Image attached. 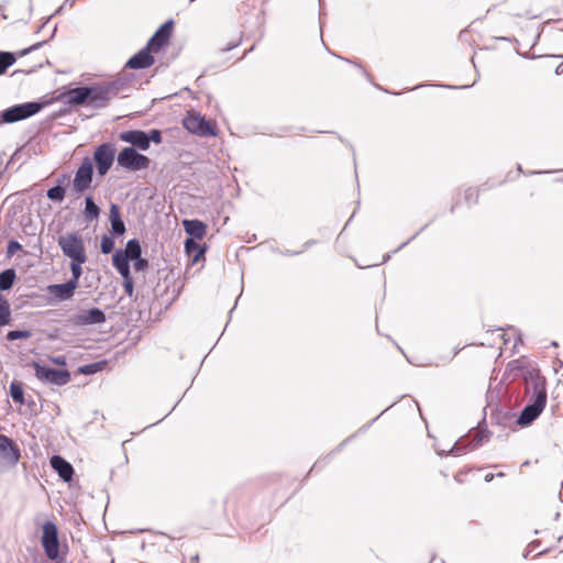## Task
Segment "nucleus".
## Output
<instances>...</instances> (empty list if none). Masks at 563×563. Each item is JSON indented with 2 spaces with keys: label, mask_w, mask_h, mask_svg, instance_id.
I'll use <instances>...</instances> for the list:
<instances>
[{
  "label": "nucleus",
  "mask_w": 563,
  "mask_h": 563,
  "mask_svg": "<svg viewBox=\"0 0 563 563\" xmlns=\"http://www.w3.org/2000/svg\"><path fill=\"white\" fill-rule=\"evenodd\" d=\"M93 165L90 158H85L78 167L73 181L74 190L78 194L89 188L92 181Z\"/></svg>",
  "instance_id": "obj_11"
},
{
  "label": "nucleus",
  "mask_w": 563,
  "mask_h": 563,
  "mask_svg": "<svg viewBox=\"0 0 563 563\" xmlns=\"http://www.w3.org/2000/svg\"><path fill=\"white\" fill-rule=\"evenodd\" d=\"M99 207L93 202L92 198H86L85 216L88 219H95L99 216Z\"/></svg>",
  "instance_id": "obj_28"
},
{
  "label": "nucleus",
  "mask_w": 563,
  "mask_h": 563,
  "mask_svg": "<svg viewBox=\"0 0 563 563\" xmlns=\"http://www.w3.org/2000/svg\"><path fill=\"white\" fill-rule=\"evenodd\" d=\"M88 90L90 91L88 104L95 108L106 107L115 95V89L110 84L88 87Z\"/></svg>",
  "instance_id": "obj_10"
},
{
  "label": "nucleus",
  "mask_w": 563,
  "mask_h": 563,
  "mask_svg": "<svg viewBox=\"0 0 563 563\" xmlns=\"http://www.w3.org/2000/svg\"><path fill=\"white\" fill-rule=\"evenodd\" d=\"M465 201L470 205H476L479 201V189L476 187H471L465 190L464 194Z\"/></svg>",
  "instance_id": "obj_31"
},
{
  "label": "nucleus",
  "mask_w": 563,
  "mask_h": 563,
  "mask_svg": "<svg viewBox=\"0 0 563 563\" xmlns=\"http://www.w3.org/2000/svg\"><path fill=\"white\" fill-rule=\"evenodd\" d=\"M100 247H101V252L103 254L111 253L112 250L114 249V241H113V239L108 236V235L102 236Z\"/></svg>",
  "instance_id": "obj_33"
},
{
  "label": "nucleus",
  "mask_w": 563,
  "mask_h": 563,
  "mask_svg": "<svg viewBox=\"0 0 563 563\" xmlns=\"http://www.w3.org/2000/svg\"><path fill=\"white\" fill-rule=\"evenodd\" d=\"M539 537L530 541L528 544L527 555L532 554V558L556 551L558 529H544L536 532Z\"/></svg>",
  "instance_id": "obj_3"
},
{
  "label": "nucleus",
  "mask_w": 563,
  "mask_h": 563,
  "mask_svg": "<svg viewBox=\"0 0 563 563\" xmlns=\"http://www.w3.org/2000/svg\"><path fill=\"white\" fill-rule=\"evenodd\" d=\"M15 279V272L12 268L5 269L0 273V289L8 290L12 287Z\"/></svg>",
  "instance_id": "obj_26"
},
{
  "label": "nucleus",
  "mask_w": 563,
  "mask_h": 563,
  "mask_svg": "<svg viewBox=\"0 0 563 563\" xmlns=\"http://www.w3.org/2000/svg\"><path fill=\"white\" fill-rule=\"evenodd\" d=\"M129 258L123 251L119 250L113 254V266L118 269L122 277H126L130 273Z\"/></svg>",
  "instance_id": "obj_22"
},
{
  "label": "nucleus",
  "mask_w": 563,
  "mask_h": 563,
  "mask_svg": "<svg viewBox=\"0 0 563 563\" xmlns=\"http://www.w3.org/2000/svg\"><path fill=\"white\" fill-rule=\"evenodd\" d=\"M29 336H30V333L27 331H19V330L10 331L7 335V338L11 341L18 340V339H25Z\"/></svg>",
  "instance_id": "obj_35"
},
{
  "label": "nucleus",
  "mask_w": 563,
  "mask_h": 563,
  "mask_svg": "<svg viewBox=\"0 0 563 563\" xmlns=\"http://www.w3.org/2000/svg\"><path fill=\"white\" fill-rule=\"evenodd\" d=\"M133 261H135L133 267L136 272L144 271L148 265L147 260L141 258V256L139 258H134Z\"/></svg>",
  "instance_id": "obj_38"
},
{
  "label": "nucleus",
  "mask_w": 563,
  "mask_h": 563,
  "mask_svg": "<svg viewBox=\"0 0 563 563\" xmlns=\"http://www.w3.org/2000/svg\"><path fill=\"white\" fill-rule=\"evenodd\" d=\"M86 263V261L80 260H71L70 262V271H71V278L68 280L70 283L75 282V285L78 287L79 278L82 275V268L81 265Z\"/></svg>",
  "instance_id": "obj_27"
},
{
  "label": "nucleus",
  "mask_w": 563,
  "mask_h": 563,
  "mask_svg": "<svg viewBox=\"0 0 563 563\" xmlns=\"http://www.w3.org/2000/svg\"><path fill=\"white\" fill-rule=\"evenodd\" d=\"M254 8H255L254 3L243 2L239 7V11L243 12L244 14H249L253 11Z\"/></svg>",
  "instance_id": "obj_40"
},
{
  "label": "nucleus",
  "mask_w": 563,
  "mask_h": 563,
  "mask_svg": "<svg viewBox=\"0 0 563 563\" xmlns=\"http://www.w3.org/2000/svg\"><path fill=\"white\" fill-rule=\"evenodd\" d=\"M142 250L140 242L135 239L130 240L126 243L125 250L123 251V254L126 255L129 260L139 258L141 256Z\"/></svg>",
  "instance_id": "obj_25"
},
{
  "label": "nucleus",
  "mask_w": 563,
  "mask_h": 563,
  "mask_svg": "<svg viewBox=\"0 0 563 563\" xmlns=\"http://www.w3.org/2000/svg\"><path fill=\"white\" fill-rule=\"evenodd\" d=\"M42 530H43V534H42L41 542H42L44 552L49 560H56L58 558V552H59L57 527L54 522L46 521L43 525Z\"/></svg>",
  "instance_id": "obj_6"
},
{
  "label": "nucleus",
  "mask_w": 563,
  "mask_h": 563,
  "mask_svg": "<svg viewBox=\"0 0 563 563\" xmlns=\"http://www.w3.org/2000/svg\"><path fill=\"white\" fill-rule=\"evenodd\" d=\"M147 137H148V143L154 142L155 144H161L162 143V133L159 130H151L150 133L147 134Z\"/></svg>",
  "instance_id": "obj_36"
},
{
  "label": "nucleus",
  "mask_w": 563,
  "mask_h": 563,
  "mask_svg": "<svg viewBox=\"0 0 563 563\" xmlns=\"http://www.w3.org/2000/svg\"><path fill=\"white\" fill-rule=\"evenodd\" d=\"M556 551L563 552V534L558 531V538H556Z\"/></svg>",
  "instance_id": "obj_41"
},
{
  "label": "nucleus",
  "mask_w": 563,
  "mask_h": 563,
  "mask_svg": "<svg viewBox=\"0 0 563 563\" xmlns=\"http://www.w3.org/2000/svg\"><path fill=\"white\" fill-rule=\"evenodd\" d=\"M530 375V386L532 388L531 404L527 405L519 416L518 423L520 426L530 424L540 416L547 405L548 395L544 377H542L539 372L531 373Z\"/></svg>",
  "instance_id": "obj_1"
},
{
  "label": "nucleus",
  "mask_w": 563,
  "mask_h": 563,
  "mask_svg": "<svg viewBox=\"0 0 563 563\" xmlns=\"http://www.w3.org/2000/svg\"><path fill=\"white\" fill-rule=\"evenodd\" d=\"M104 321L106 314L98 308L82 311L71 318V323L78 327L103 323Z\"/></svg>",
  "instance_id": "obj_14"
},
{
  "label": "nucleus",
  "mask_w": 563,
  "mask_h": 563,
  "mask_svg": "<svg viewBox=\"0 0 563 563\" xmlns=\"http://www.w3.org/2000/svg\"><path fill=\"white\" fill-rule=\"evenodd\" d=\"M56 364H65L64 357H56L53 360Z\"/></svg>",
  "instance_id": "obj_45"
},
{
  "label": "nucleus",
  "mask_w": 563,
  "mask_h": 563,
  "mask_svg": "<svg viewBox=\"0 0 563 563\" xmlns=\"http://www.w3.org/2000/svg\"><path fill=\"white\" fill-rule=\"evenodd\" d=\"M117 161L119 166L131 172L146 169L151 164V159L147 156L137 153L132 146L124 147L119 153Z\"/></svg>",
  "instance_id": "obj_5"
},
{
  "label": "nucleus",
  "mask_w": 563,
  "mask_h": 563,
  "mask_svg": "<svg viewBox=\"0 0 563 563\" xmlns=\"http://www.w3.org/2000/svg\"><path fill=\"white\" fill-rule=\"evenodd\" d=\"M66 190L62 186H55L47 190V197L54 201H63L65 198Z\"/></svg>",
  "instance_id": "obj_30"
},
{
  "label": "nucleus",
  "mask_w": 563,
  "mask_h": 563,
  "mask_svg": "<svg viewBox=\"0 0 563 563\" xmlns=\"http://www.w3.org/2000/svg\"><path fill=\"white\" fill-rule=\"evenodd\" d=\"M173 26V21H167L163 25H161V27L147 42V49H150L154 54L158 53L164 46H166L172 36Z\"/></svg>",
  "instance_id": "obj_12"
},
{
  "label": "nucleus",
  "mask_w": 563,
  "mask_h": 563,
  "mask_svg": "<svg viewBox=\"0 0 563 563\" xmlns=\"http://www.w3.org/2000/svg\"><path fill=\"white\" fill-rule=\"evenodd\" d=\"M525 358H519V360H515L512 362L509 363V368L510 371H519V369H522L525 367Z\"/></svg>",
  "instance_id": "obj_39"
},
{
  "label": "nucleus",
  "mask_w": 563,
  "mask_h": 563,
  "mask_svg": "<svg viewBox=\"0 0 563 563\" xmlns=\"http://www.w3.org/2000/svg\"><path fill=\"white\" fill-rule=\"evenodd\" d=\"M190 563H199L198 555L190 558Z\"/></svg>",
  "instance_id": "obj_46"
},
{
  "label": "nucleus",
  "mask_w": 563,
  "mask_h": 563,
  "mask_svg": "<svg viewBox=\"0 0 563 563\" xmlns=\"http://www.w3.org/2000/svg\"><path fill=\"white\" fill-rule=\"evenodd\" d=\"M51 466L58 473L59 477L65 482H70L74 475V468L70 463L59 455L51 457Z\"/></svg>",
  "instance_id": "obj_18"
},
{
  "label": "nucleus",
  "mask_w": 563,
  "mask_h": 563,
  "mask_svg": "<svg viewBox=\"0 0 563 563\" xmlns=\"http://www.w3.org/2000/svg\"><path fill=\"white\" fill-rule=\"evenodd\" d=\"M494 475L493 474H486L485 475V481L486 482H490L493 479Z\"/></svg>",
  "instance_id": "obj_47"
},
{
  "label": "nucleus",
  "mask_w": 563,
  "mask_h": 563,
  "mask_svg": "<svg viewBox=\"0 0 563 563\" xmlns=\"http://www.w3.org/2000/svg\"><path fill=\"white\" fill-rule=\"evenodd\" d=\"M183 225L186 233L194 239L201 240L207 233V225L200 220H185Z\"/></svg>",
  "instance_id": "obj_20"
},
{
  "label": "nucleus",
  "mask_w": 563,
  "mask_h": 563,
  "mask_svg": "<svg viewBox=\"0 0 563 563\" xmlns=\"http://www.w3.org/2000/svg\"><path fill=\"white\" fill-rule=\"evenodd\" d=\"M21 245L15 242V241H11L10 244H9V250L12 251L13 249H20Z\"/></svg>",
  "instance_id": "obj_42"
},
{
  "label": "nucleus",
  "mask_w": 563,
  "mask_h": 563,
  "mask_svg": "<svg viewBox=\"0 0 563 563\" xmlns=\"http://www.w3.org/2000/svg\"><path fill=\"white\" fill-rule=\"evenodd\" d=\"M185 250L188 256L191 258V262L195 264L199 262L205 256L206 247L201 246L194 239H187L185 242Z\"/></svg>",
  "instance_id": "obj_21"
},
{
  "label": "nucleus",
  "mask_w": 563,
  "mask_h": 563,
  "mask_svg": "<svg viewBox=\"0 0 563 563\" xmlns=\"http://www.w3.org/2000/svg\"><path fill=\"white\" fill-rule=\"evenodd\" d=\"M0 455L11 466L15 465L21 457L19 446L4 434H0Z\"/></svg>",
  "instance_id": "obj_13"
},
{
  "label": "nucleus",
  "mask_w": 563,
  "mask_h": 563,
  "mask_svg": "<svg viewBox=\"0 0 563 563\" xmlns=\"http://www.w3.org/2000/svg\"><path fill=\"white\" fill-rule=\"evenodd\" d=\"M115 148L110 143L99 145L93 153V161L97 166L98 174L104 176L114 162Z\"/></svg>",
  "instance_id": "obj_9"
},
{
  "label": "nucleus",
  "mask_w": 563,
  "mask_h": 563,
  "mask_svg": "<svg viewBox=\"0 0 563 563\" xmlns=\"http://www.w3.org/2000/svg\"><path fill=\"white\" fill-rule=\"evenodd\" d=\"M184 128L191 134L198 136H217L218 128L214 121L206 120L203 115L195 110L187 111L183 119Z\"/></svg>",
  "instance_id": "obj_2"
},
{
  "label": "nucleus",
  "mask_w": 563,
  "mask_h": 563,
  "mask_svg": "<svg viewBox=\"0 0 563 563\" xmlns=\"http://www.w3.org/2000/svg\"><path fill=\"white\" fill-rule=\"evenodd\" d=\"M77 286L74 283L66 282L65 284H54L47 287V291L49 295L54 296L58 300H68L70 299Z\"/></svg>",
  "instance_id": "obj_17"
},
{
  "label": "nucleus",
  "mask_w": 563,
  "mask_h": 563,
  "mask_svg": "<svg viewBox=\"0 0 563 563\" xmlns=\"http://www.w3.org/2000/svg\"><path fill=\"white\" fill-rule=\"evenodd\" d=\"M10 395L15 402L23 404V389L19 384L12 383L10 386Z\"/></svg>",
  "instance_id": "obj_32"
},
{
  "label": "nucleus",
  "mask_w": 563,
  "mask_h": 563,
  "mask_svg": "<svg viewBox=\"0 0 563 563\" xmlns=\"http://www.w3.org/2000/svg\"><path fill=\"white\" fill-rule=\"evenodd\" d=\"M154 62L155 59L153 57V53L145 46L139 53L132 56L125 66L131 69H144L151 67Z\"/></svg>",
  "instance_id": "obj_16"
},
{
  "label": "nucleus",
  "mask_w": 563,
  "mask_h": 563,
  "mask_svg": "<svg viewBox=\"0 0 563 563\" xmlns=\"http://www.w3.org/2000/svg\"><path fill=\"white\" fill-rule=\"evenodd\" d=\"M33 367L35 369V376L42 382L59 386L70 382V373L67 369L51 368L37 362H33Z\"/></svg>",
  "instance_id": "obj_7"
},
{
  "label": "nucleus",
  "mask_w": 563,
  "mask_h": 563,
  "mask_svg": "<svg viewBox=\"0 0 563 563\" xmlns=\"http://www.w3.org/2000/svg\"><path fill=\"white\" fill-rule=\"evenodd\" d=\"M11 321V309L7 298L0 294V327L9 324Z\"/></svg>",
  "instance_id": "obj_24"
},
{
  "label": "nucleus",
  "mask_w": 563,
  "mask_h": 563,
  "mask_svg": "<svg viewBox=\"0 0 563 563\" xmlns=\"http://www.w3.org/2000/svg\"><path fill=\"white\" fill-rule=\"evenodd\" d=\"M42 108L38 102H26L23 104L13 106L2 112V122L13 123L24 120L37 113Z\"/></svg>",
  "instance_id": "obj_8"
},
{
  "label": "nucleus",
  "mask_w": 563,
  "mask_h": 563,
  "mask_svg": "<svg viewBox=\"0 0 563 563\" xmlns=\"http://www.w3.org/2000/svg\"><path fill=\"white\" fill-rule=\"evenodd\" d=\"M555 71L558 75H563V62L556 66Z\"/></svg>",
  "instance_id": "obj_44"
},
{
  "label": "nucleus",
  "mask_w": 563,
  "mask_h": 563,
  "mask_svg": "<svg viewBox=\"0 0 563 563\" xmlns=\"http://www.w3.org/2000/svg\"><path fill=\"white\" fill-rule=\"evenodd\" d=\"M63 253L70 260L87 261L82 238L77 232L60 235L57 241Z\"/></svg>",
  "instance_id": "obj_4"
},
{
  "label": "nucleus",
  "mask_w": 563,
  "mask_h": 563,
  "mask_svg": "<svg viewBox=\"0 0 563 563\" xmlns=\"http://www.w3.org/2000/svg\"><path fill=\"white\" fill-rule=\"evenodd\" d=\"M110 221L114 233L123 234L125 232V225L120 218L119 208L115 205H112L110 208Z\"/></svg>",
  "instance_id": "obj_23"
},
{
  "label": "nucleus",
  "mask_w": 563,
  "mask_h": 563,
  "mask_svg": "<svg viewBox=\"0 0 563 563\" xmlns=\"http://www.w3.org/2000/svg\"><path fill=\"white\" fill-rule=\"evenodd\" d=\"M100 368V365L98 363L95 364H88L82 367H80V373L90 375L96 373Z\"/></svg>",
  "instance_id": "obj_37"
},
{
  "label": "nucleus",
  "mask_w": 563,
  "mask_h": 563,
  "mask_svg": "<svg viewBox=\"0 0 563 563\" xmlns=\"http://www.w3.org/2000/svg\"><path fill=\"white\" fill-rule=\"evenodd\" d=\"M508 336H509V333L505 332V331L500 334V338L503 339L505 345L508 342Z\"/></svg>",
  "instance_id": "obj_43"
},
{
  "label": "nucleus",
  "mask_w": 563,
  "mask_h": 563,
  "mask_svg": "<svg viewBox=\"0 0 563 563\" xmlns=\"http://www.w3.org/2000/svg\"><path fill=\"white\" fill-rule=\"evenodd\" d=\"M15 62V57L11 53H0V75H2Z\"/></svg>",
  "instance_id": "obj_29"
},
{
  "label": "nucleus",
  "mask_w": 563,
  "mask_h": 563,
  "mask_svg": "<svg viewBox=\"0 0 563 563\" xmlns=\"http://www.w3.org/2000/svg\"><path fill=\"white\" fill-rule=\"evenodd\" d=\"M89 92L88 87L70 89L65 93L66 102L70 106L88 104Z\"/></svg>",
  "instance_id": "obj_19"
},
{
  "label": "nucleus",
  "mask_w": 563,
  "mask_h": 563,
  "mask_svg": "<svg viewBox=\"0 0 563 563\" xmlns=\"http://www.w3.org/2000/svg\"><path fill=\"white\" fill-rule=\"evenodd\" d=\"M123 278V288L125 290V292L129 295V296H132L133 295V278L131 276V274H129L126 277H122Z\"/></svg>",
  "instance_id": "obj_34"
},
{
  "label": "nucleus",
  "mask_w": 563,
  "mask_h": 563,
  "mask_svg": "<svg viewBox=\"0 0 563 563\" xmlns=\"http://www.w3.org/2000/svg\"><path fill=\"white\" fill-rule=\"evenodd\" d=\"M120 140L126 143L132 144V147H137L141 151H146L150 148L147 133L141 130H130L120 133Z\"/></svg>",
  "instance_id": "obj_15"
}]
</instances>
